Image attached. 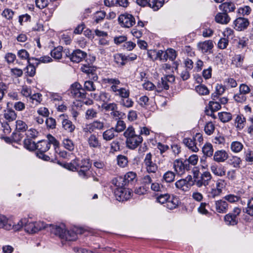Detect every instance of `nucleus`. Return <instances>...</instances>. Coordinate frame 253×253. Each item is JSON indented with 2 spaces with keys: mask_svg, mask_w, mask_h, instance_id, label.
I'll use <instances>...</instances> for the list:
<instances>
[{
  "mask_svg": "<svg viewBox=\"0 0 253 253\" xmlns=\"http://www.w3.org/2000/svg\"><path fill=\"white\" fill-rule=\"evenodd\" d=\"M105 83L110 85V91L114 93L116 96L121 98L129 96V90L125 87H120V81L117 78H106L104 79Z\"/></svg>",
  "mask_w": 253,
  "mask_h": 253,
  "instance_id": "f257e3e1",
  "label": "nucleus"
},
{
  "mask_svg": "<svg viewBox=\"0 0 253 253\" xmlns=\"http://www.w3.org/2000/svg\"><path fill=\"white\" fill-rule=\"evenodd\" d=\"M136 174L133 171L126 173L124 177L119 176L112 179V183L115 186H126L127 184L133 182L136 178Z\"/></svg>",
  "mask_w": 253,
  "mask_h": 253,
  "instance_id": "f03ea898",
  "label": "nucleus"
},
{
  "mask_svg": "<svg viewBox=\"0 0 253 253\" xmlns=\"http://www.w3.org/2000/svg\"><path fill=\"white\" fill-rule=\"evenodd\" d=\"M125 186H115L114 195L119 201H126L131 197V191L128 188H125Z\"/></svg>",
  "mask_w": 253,
  "mask_h": 253,
  "instance_id": "7ed1b4c3",
  "label": "nucleus"
},
{
  "mask_svg": "<svg viewBox=\"0 0 253 253\" xmlns=\"http://www.w3.org/2000/svg\"><path fill=\"white\" fill-rule=\"evenodd\" d=\"M50 148V143L47 140L40 141L36 144V149L38 150L37 156L44 161H49L50 158L48 156L44 154V153L48 151Z\"/></svg>",
  "mask_w": 253,
  "mask_h": 253,
  "instance_id": "20e7f679",
  "label": "nucleus"
},
{
  "mask_svg": "<svg viewBox=\"0 0 253 253\" xmlns=\"http://www.w3.org/2000/svg\"><path fill=\"white\" fill-rule=\"evenodd\" d=\"M175 186L176 188L183 191H188L193 185V178L188 175L185 178H182L175 182Z\"/></svg>",
  "mask_w": 253,
  "mask_h": 253,
  "instance_id": "39448f33",
  "label": "nucleus"
},
{
  "mask_svg": "<svg viewBox=\"0 0 253 253\" xmlns=\"http://www.w3.org/2000/svg\"><path fill=\"white\" fill-rule=\"evenodd\" d=\"M46 227V224L42 221L28 222L27 220L25 226V231L29 234H34Z\"/></svg>",
  "mask_w": 253,
  "mask_h": 253,
  "instance_id": "423d86ee",
  "label": "nucleus"
},
{
  "mask_svg": "<svg viewBox=\"0 0 253 253\" xmlns=\"http://www.w3.org/2000/svg\"><path fill=\"white\" fill-rule=\"evenodd\" d=\"M71 96L75 98L84 99L85 98L86 93L82 87V85L78 83L73 84L70 88Z\"/></svg>",
  "mask_w": 253,
  "mask_h": 253,
  "instance_id": "0eeeda50",
  "label": "nucleus"
},
{
  "mask_svg": "<svg viewBox=\"0 0 253 253\" xmlns=\"http://www.w3.org/2000/svg\"><path fill=\"white\" fill-rule=\"evenodd\" d=\"M136 2L141 6H149L154 10L159 9L164 4L162 0H136Z\"/></svg>",
  "mask_w": 253,
  "mask_h": 253,
  "instance_id": "6e6552de",
  "label": "nucleus"
},
{
  "mask_svg": "<svg viewBox=\"0 0 253 253\" xmlns=\"http://www.w3.org/2000/svg\"><path fill=\"white\" fill-rule=\"evenodd\" d=\"M118 21L122 26L130 28L135 23V19L131 14L125 13L120 15Z\"/></svg>",
  "mask_w": 253,
  "mask_h": 253,
  "instance_id": "1a4fd4ad",
  "label": "nucleus"
},
{
  "mask_svg": "<svg viewBox=\"0 0 253 253\" xmlns=\"http://www.w3.org/2000/svg\"><path fill=\"white\" fill-rule=\"evenodd\" d=\"M143 163L148 173H155L157 170L158 167L156 164L152 161V155L151 153L146 155Z\"/></svg>",
  "mask_w": 253,
  "mask_h": 253,
  "instance_id": "9d476101",
  "label": "nucleus"
},
{
  "mask_svg": "<svg viewBox=\"0 0 253 253\" xmlns=\"http://www.w3.org/2000/svg\"><path fill=\"white\" fill-rule=\"evenodd\" d=\"M66 55L71 61L79 63L86 57V53L80 49H76L72 53H70L69 51H67Z\"/></svg>",
  "mask_w": 253,
  "mask_h": 253,
  "instance_id": "9b49d317",
  "label": "nucleus"
},
{
  "mask_svg": "<svg viewBox=\"0 0 253 253\" xmlns=\"http://www.w3.org/2000/svg\"><path fill=\"white\" fill-rule=\"evenodd\" d=\"M46 228H48L49 231L52 233L59 237L61 239H63L66 232V229L64 225L60 226L53 225L51 224H46Z\"/></svg>",
  "mask_w": 253,
  "mask_h": 253,
  "instance_id": "f8f14e48",
  "label": "nucleus"
},
{
  "mask_svg": "<svg viewBox=\"0 0 253 253\" xmlns=\"http://www.w3.org/2000/svg\"><path fill=\"white\" fill-rule=\"evenodd\" d=\"M173 167L175 171L179 175L183 174L185 171L190 169V166H188V163L180 160H176L174 162Z\"/></svg>",
  "mask_w": 253,
  "mask_h": 253,
  "instance_id": "ddd939ff",
  "label": "nucleus"
},
{
  "mask_svg": "<svg viewBox=\"0 0 253 253\" xmlns=\"http://www.w3.org/2000/svg\"><path fill=\"white\" fill-rule=\"evenodd\" d=\"M174 77L172 75H168L162 78L161 81L158 84L157 91L160 92L163 89H168L169 88V84L168 83H172L174 82Z\"/></svg>",
  "mask_w": 253,
  "mask_h": 253,
  "instance_id": "4468645a",
  "label": "nucleus"
},
{
  "mask_svg": "<svg viewBox=\"0 0 253 253\" xmlns=\"http://www.w3.org/2000/svg\"><path fill=\"white\" fill-rule=\"evenodd\" d=\"M211 178L212 176L210 172L205 171L197 178L196 180V185L198 187H201L203 186H206L209 185Z\"/></svg>",
  "mask_w": 253,
  "mask_h": 253,
  "instance_id": "2eb2a0df",
  "label": "nucleus"
},
{
  "mask_svg": "<svg viewBox=\"0 0 253 253\" xmlns=\"http://www.w3.org/2000/svg\"><path fill=\"white\" fill-rule=\"evenodd\" d=\"M104 122L97 120L94 121L93 122L87 125L86 127L84 129V131L85 132H89V133H92L95 131L96 130H102L104 128Z\"/></svg>",
  "mask_w": 253,
  "mask_h": 253,
  "instance_id": "dca6fc26",
  "label": "nucleus"
},
{
  "mask_svg": "<svg viewBox=\"0 0 253 253\" xmlns=\"http://www.w3.org/2000/svg\"><path fill=\"white\" fill-rule=\"evenodd\" d=\"M61 121L62 128L67 132L72 133L75 129L76 126L73 123L68 119L65 118L64 114H62L59 116Z\"/></svg>",
  "mask_w": 253,
  "mask_h": 253,
  "instance_id": "f3484780",
  "label": "nucleus"
},
{
  "mask_svg": "<svg viewBox=\"0 0 253 253\" xmlns=\"http://www.w3.org/2000/svg\"><path fill=\"white\" fill-rule=\"evenodd\" d=\"M143 138L140 135L134 136V137L130 138V140H126V147L131 150H134L138 147L142 142Z\"/></svg>",
  "mask_w": 253,
  "mask_h": 253,
  "instance_id": "a211bd4d",
  "label": "nucleus"
},
{
  "mask_svg": "<svg viewBox=\"0 0 253 253\" xmlns=\"http://www.w3.org/2000/svg\"><path fill=\"white\" fill-rule=\"evenodd\" d=\"M234 28L238 31H242L247 28L249 25L248 19L243 17H239L234 22Z\"/></svg>",
  "mask_w": 253,
  "mask_h": 253,
  "instance_id": "6ab92c4d",
  "label": "nucleus"
},
{
  "mask_svg": "<svg viewBox=\"0 0 253 253\" xmlns=\"http://www.w3.org/2000/svg\"><path fill=\"white\" fill-rule=\"evenodd\" d=\"M198 47L203 53H211L213 47V43L211 40L200 42L198 44Z\"/></svg>",
  "mask_w": 253,
  "mask_h": 253,
  "instance_id": "aec40b11",
  "label": "nucleus"
},
{
  "mask_svg": "<svg viewBox=\"0 0 253 253\" xmlns=\"http://www.w3.org/2000/svg\"><path fill=\"white\" fill-rule=\"evenodd\" d=\"M85 230L83 228H80L76 230V231L74 230L67 231L66 230L63 239L68 241H74L77 239V234H83Z\"/></svg>",
  "mask_w": 253,
  "mask_h": 253,
  "instance_id": "412c9836",
  "label": "nucleus"
},
{
  "mask_svg": "<svg viewBox=\"0 0 253 253\" xmlns=\"http://www.w3.org/2000/svg\"><path fill=\"white\" fill-rule=\"evenodd\" d=\"M215 211L218 213H226L228 209V204L226 201L222 199L216 201L215 202Z\"/></svg>",
  "mask_w": 253,
  "mask_h": 253,
  "instance_id": "4be33fe9",
  "label": "nucleus"
},
{
  "mask_svg": "<svg viewBox=\"0 0 253 253\" xmlns=\"http://www.w3.org/2000/svg\"><path fill=\"white\" fill-rule=\"evenodd\" d=\"M211 170L214 175L218 176H224L226 173V169L224 167L215 164L211 165Z\"/></svg>",
  "mask_w": 253,
  "mask_h": 253,
  "instance_id": "5701e85b",
  "label": "nucleus"
},
{
  "mask_svg": "<svg viewBox=\"0 0 253 253\" xmlns=\"http://www.w3.org/2000/svg\"><path fill=\"white\" fill-rule=\"evenodd\" d=\"M228 158V154L223 150H218L214 153L213 160L216 162H224Z\"/></svg>",
  "mask_w": 253,
  "mask_h": 253,
  "instance_id": "b1692460",
  "label": "nucleus"
},
{
  "mask_svg": "<svg viewBox=\"0 0 253 253\" xmlns=\"http://www.w3.org/2000/svg\"><path fill=\"white\" fill-rule=\"evenodd\" d=\"M88 144L90 148H100L101 143L98 139V136L95 134H91L87 138Z\"/></svg>",
  "mask_w": 253,
  "mask_h": 253,
  "instance_id": "393cba45",
  "label": "nucleus"
},
{
  "mask_svg": "<svg viewBox=\"0 0 253 253\" xmlns=\"http://www.w3.org/2000/svg\"><path fill=\"white\" fill-rule=\"evenodd\" d=\"M183 142L192 151L197 152L199 151L198 143L196 142L193 138H185L183 140Z\"/></svg>",
  "mask_w": 253,
  "mask_h": 253,
  "instance_id": "a878e982",
  "label": "nucleus"
},
{
  "mask_svg": "<svg viewBox=\"0 0 253 253\" xmlns=\"http://www.w3.org/2000/svg\"><path fill=\"white\" fill-rule=\"evenodd\" d=\"M230 18L228 14L224 12H218L215 16V21L216 22L219 24H226L230 21Z\"/></svg>",
  "mask_w": 253,
  "mask_h": 253,
  "instance_id": "bb28decb",
  "label": "nucleus"
},
{
  "mask_svg": "<svg viewBox=\"0 0 253 253\" xmlns=\"http://www.w3.org/2000/svg\"><path fill=\"white\" fill-rule=\"evenodd\" d=\"M114 127H111L104 131L102 133L103 139L107 141L113 140L116 136H117L115 134Z\"/></svg>",
  "mask_w": 253,
  "mask_h": 253,
  "instance_id": "cd10ccee",
  "label": "nucleus"
},
{
  "mask_svg": "<svg viewBox=\"0 0 253 253\" xmlns=\"http://www.w3.org/2000/svg\"><path fill=\"white\" fill-rule=\"evenodd\" d=\"M219 9L227 14L233 12L236 9L235 5L231 2H225L219 5Z\"/></svg>",
  "mask_w": 253,
  "mask_h": 253,
  "instance_id": "c85d7f7f",
  "label": "nucleus"
},
{
  "mask_svg": "<svg viewBox=\"0 0 253 253\" xmlns=\"http://www.w3.org/2000/svg\"><path fill=\"white\" fill-rule=\"evenodd\" d=\"M0 228L9 230L12 229V221L4 215L0 214Z\"/></svg>",
  "mask_w": 253,
  "mask_h": 253,
  "instance_id": "c756f323",
  "label": "nucleus"
},
{
  "mask_svg": "<svg viewBox=\"0 0 253 253\" xmlns=\"http://www.w3.org/2000/svg\"><path fill=\"white\" fill-rule=\"evenodd\" d=\"M4 118L8 122L15 121L17 118V114L12 109H7L4 111Z\"/></svg>",
  "mask_w": 253,
  "mask_h": 253,
  "instance_id": "7c9ffc66",
  "label": "nucleus"
},
{
  "mask_svg": "<svg viewBox=\"0 0 253 253\" xmlns=\"http://www.w3.org/2000/svg\"><path fill=\"white\" fill-rule=\"evenodd\" d=\"M244 148V145L240 141H234L231 142L230 145V149L234 153H238L242 151Z\"/></svg>",
  "mask_w": 253,
  "mask_h": 253,
  "instance_id": "2f4dec72",
  "label": "nucleus"
},
{
  "mask_svg": "<svg viewBox=\"0 0 253 253\" xmlns=\"http://www.w3.org/2000/svg\"><path fill=\"white\" fill-rule=\"evenodd\" d=\"M123 135L126 140H130V138L134 137V136L138 135L135 133V129L132 126H129L125 130Z\"/></svg>",
  "mask_w": 253,
  "mask_h": 253,
  "instance_id": "473e14b6",
  "label": "nucleus"
},
{
  "mask_svg": "<svg viewBox=\"0 0 253 253\" xmlns=\"http://www.w3.org/2000/svg\"><path fill=\"white\" fill-rule=\"evenodd\" d=\"M224 221L227 225H235L238 222V218L229 213L225 215Z\"/></svg>",
  "mask_w": 253,
  "mask_h": 253,
  "instance_id": "72a5a7b5",
  "label": "nucleus"
},
{
  "mask_svg": "<svg viewBox=\"0 0 253 253\" xmlns=\"http://www.w3.org/2000/svg\"><path fill=\"white\" fill-rule=\"evenodd\" d=\"M179 201L177 198L172 197L169 198L166 203V207L169 210H173L177 207Z\"/></svg>",
  "mask_w": 253,
  "mask_h": 253,
  "instance_id": "f704fd0d",
  "label": "nucleus"
},
{
  "mask_svg": "<svg viewBox=\"0 0 253 253\" xmlns=\"http://www.w3.org/2000/svg\"><path fill=\"white\" fill-rule=\"evenodd\" d=\"M202 151L207 157H211L213 153L212 145L210 143H206L202 148Z\"/></svg>",
  "mask_w": 253,
  "mask_h": 253,
  "instance_id": "c9c22d12",
  "label": "nucleus"
},
{
  "mask_svg": "<svg viewBox=\"0 0 253 253\" xmlns=\"http://www.w3.org/2000/svg\"><path fill=\"white\" fill-rule=\"evenodd\" d=\"M31 59L36 61L34 64H35L36 66H38L41 63H47L52 61L51 58L48 56H43L39 58L32 57Z\"/></svg>",
  "mask_w": 253,
  "mask_h": 253,
  "instance_id": "e433bc0d",
  "label": "nucleus"
},
{
  "mask_svg": "<svg viewBox=\"0 0 253 253\" xmlns=\"http://www.w3.org/2000/svg\"><path fill=\"white\" fill-rule=\"evenodd\" d=\"M242 163L241 158L236 156H232L228 160V163L229 165L232 166L235 168H238L240 167V164Z\"/></svg>",
  "mask_w": 253,
  "mask_h": 253,
  "instance_id": "4c0bfd02",
  "label": "nucleus"
},
{
  "mask_svg": "<svg viewBox=\"0 0 253 253\" xmlns=\"http://www.w3.org/2000/svg\"><path fill=\"white\" fill-rule=\"evenodd\" d=\"M114 60L118 66H124L126 64V55L123 54H117L114 55Z\"/></svg>",
  "mask_w": 253,
  "mask_h": 253,
  "instance_id": "58836bf2",
  "label": "nucleus"
},
{
  "mask_svg": "<svg viewBox=\"0 0 253 253\" xmlns=\"http://www.w3.org/2000/svg\"><path fill=\"white\" fill-rule=\"evenodd\" d=\"M51 56L55 59H60L62 56V47L58 46L50 52Z\"/></svg>",
  "mask_w": 253,
  "mask_h": 253,
  "instance_id": "ea45409f",
  "label": "nucleus"
},
{
  "mask_svg": "<svg viewBox=\"0 0 253 253\" xmlns=\"http://www.w3.org/2000/svg\"><path fill=\"white\" fill-rule=\"evenodd\" d=\"M32 60L31 59H29L28 60V65L26 67L27 69V74L30 77H33L36 73V66L35 64L33 63V64H31L30 60Z\"/></svg>",
  "mask_w": 253,
  "mask_h": 253,
  "instance_id": "a19ab883",
  "label": "nucleus"
},
{
  "mask_svg": "<svg viewBox=\"0 0 253 253\" xmlns=\"http://www.w3.org/2000/svg\"><path fill=\"white\" fill-rule=\"evenodd\" d=\"M218 117L222 122L226 123L232 119V116L230 113L223 112L218 113Z\"/></svg>",
  "mask_w": 253,
  "mask_h": 253,
  "instance_id": "79ce46f5",
  "label": "nucleus"
},
{
  "mask_svg": "<svg viewBox=\"0 0 253 253\" xmlns=\"http://www.w3.org/2000/svg\"><path fill=\"white\" fill-rule=\"evenodd\" d=\"M24 146L26 149L30 151H33L36 148V144L30 138L24 140Z\"/></svg>",
  "mask_w": 253,
  "mask_h": 253,
  "instance_id": "37998d69",
  "label": "nucleus"
},
{
  "mask_svg": "<svg viewBox=\"0 0 253 253\" xmlns=\"http://www.w3.org/2000/svg\"><path fill=\"white\" fill-rule=\"evenodd\" d=\"M117 164L122 168L126 167L128 164L127 158L122 155H119L117 157Z\"/></svg>",
  "mask_w": 253,
  "mask_h": 253,
  "instance_id": "c03bdc74",
  "label": "nucleus"
},
{
  "mask_svg": "<svg viewBox=\"0 0 253 253\" xmlns=\"http://www.w3.org/2000/svg\"><path fill=\"white\" fill-rule=\"evenodd\" d=\"M133 103V101L129 97L122 98L120 101L121 105L127 108L132 107Z\"/></svg>",
  "mask_w": 253,
  "mask_h": 253,
  "instance_id": "a18cd8bd",
  "label": "nucleus"
},
{
  "mask_svg": "<svg viewBox=\"0 0 253 253\" xmlns=\"http://www.w3.org/2000/svg\"><path fill=\"white\" fill-rule=\"evenodd\" d=\"M246 122L245 118L241 115H238L235 119L236 127L240 130L243 128Z\"/></svg>",
  "mask_w": 253,
  "mask_h": 253,
  "instance_id": "49530a36",
  "label": "nucleus"
},
{
  "mask_svg": "<svg viewBox=\"0 0 253 253\" xmlns=\"http://www.w3.org/2000/svg\"><path fill=\"white\" fill-rule=\"evenodd\" d=\"M222 193L216 189L214 185L207 192L208 197L209 198H215V197L219 196Z\"/></svg>",
  "mask_w": 253,
  "mask_h": 253,
  "instance_id": "de8ad7c7",
  "label": "nucleus"
},
{
  "mask_svg": "<svg viewBox=\"0 0 253 253\" xmlns=\"http://www.w3.org/2000/svg\"><path fill=\"white\" fill-rule=\"evenodd\" d=\"M28 128L27 124L22 120H17L16 122V129L18 131L24 132Z\"/></svg>",
  "mask_w": 253,
  "mask_h": 253,
  "instance_id": "09e8293b",
  "label": "nucleus"
},
{
  "mask_svg": "<svg viewBox=\"0 0 253 253\" xmlns=\"http://www.w3.org/2000/svg\"><path fill=\"white\" fill-rule=\"evenodd\" d=\"M209 107L211 109V114L207 113V114L211 116L213 112L217 111L221 108L220 104L218 101H210L209 102Z\"/></svg>",
  "mask_w": 253,
  "mask_h": 253,
  "instance_id": "8fccbe9b",
  "label": "nucleus"
},
{
  "mask_svg": "<svg viewBox=\"0 0 253 253\" xmlns=\"http://www.w3.org/2000/svg\"><path fill=\"white\" fill-rule=\"evenodd\" d=\"M30 100L35 105H38L42 100V95L39 93H35L31 95Z\"/></svg>",
  "mask_w": 253,
  "mask_h": 253,
  "instance_id": "3c124183",
  "label": "nucleus"
},
{
  "mask_svg": "<svg viewBox=\"0 0 253 253\" xmlns=\"http://www.w3.org/2000/svg\"><path fill=\"white\" fill-rule=\"evenodd\" d=\"M98 112L97 110L93 108L88 109L85 112V118L87 120L96 118Z\"/></svg>",
  "mask_w": 253,
  "mask_h": 253,
  "instance_id": "603ef678",
  "label": "nucleus"
},
{
  "mask_svg": "<svg viewBox=\"0 0 253 253\" xmlns=\"http://www.w3.org/2000/svg\"><path fill=\"white\" fill-rule=\"evenodd\" d=\"M63 145L65 149L70 151H72L74 150V144L71 139L68 138L64 139L63 140Z\"/></svg>",
  "mask_w": 253,
  "mask_h": 253,
  "instance_id": "864d4df0",
  "label": "nucleus"
},
{
  "mask_svg": "<svg viewBox=\"0 0 253 253\" xmlns=\"http://www.w3.org/2000/svg\"><path fill=\"white\" fill-rule=\"evenodd\" d=\"M197 92L202 95H207L209 93V90L207 86L204 84H200L197 86L195 88Z\"/></svg>",
  "mask_w": 253,
  "mask_h": 253,
  "instance_id": "5fc2aeb1",
  "label": "nucleus"
},
{
  "mask_svg": "<svg viewBox=\"0 0 253 253\" xmlns=\"http://www.w3.org/2000/svg\"><path fill=\"white\" fill-rule=\"evenodd\" d=\"M27 222V218H22L19 220L17 224L13 225L12 224V228L14 229L15 231L20 230L23 227L25 226L26 223Z\"/></svg>",
  "mask_w": 253,
  "mask_h": 253,
  "instance_id": "6e6d98bb",
  "label": "nucleus"
},
{
  "mask_svg": "<svg viewBox=\"0 0 253 253\" xmlns=\"http://www.w3.org/2000/svg\"><path fill=\"white\" fill-rule=\"evenodd\" d=\"M126 127L125 123L122 120H118L114 127L116 132H121L125 130Z\"/></svg>",
  "mask_w": 253,
  "mask_h": 253,
  "instance_id": "4d7b16f0",
  "label": "nucleus"
},
{
  "mask_svg": "<svg viewBox=\"0 0 253 253\" xmlns=\"http://www.w3.org/2000/svg\"><path fill=\"white\" fill-rule=\"evenodd\" d=\"M175 173L171 171L166 172L163 175V179L167 182H171L175 178Z\"/></svg>",
  "mask_w": 253,
  "mask_h": 253,
  "instance_id": "13d9d810",
  "label": "nucleus"
},
{
  "mask_svg": "<svg viewBox=\"0 0 253 253\" xmlns=\"http://www.w3.org/2000/svg\"><path fill=\"white\" fill-rule=\"evenodd\" d=\"M226 182L225 180L218 179L215 182L214 187L222 193L223 189L226 187Z\"/></svg>",
  "mask_w": 253,
  "mask_h": 253,
  "instance_id": "bf43d9fd",
  "label": "nucleus"
},
{
  "mask_svg": "<svg viewBox=\"0 0 253 253\" xmlns=\"http://www.w3.org/2000/svg\"><path fill=\"white\" fill-rule=\"evenodd\" d=\"M45 124L47 128L49 129H54L56 128V120L53 118L49 117L46 119Z\"/></svg>",
  "mask_w": 253,
  "mask_h": 253,
  "instance_id": "052dcab7",
  "label": "nucleus"
},
{
  "mask_svg": "<svg viewBox=\"0 0 253 253\" xmlns=\"http://www.w3.org/2000/svg\"><path fill=\"white\" fill-rule=\"evenodd\" d=\"M106 16V13L103 11L96 12L94 16V21L97 23H99L102 21Z\"/></svg>",
  "mask_w": 253,
  "mask_h": 253,
  "instance_id": "680f3d73",
  "label": "nucleus"
},
{
  "mask_svg": "<svg viewBox=\"0 0 253 253\" xmlns=\"http://www.w3.org/2000/svg\"><path fill=\"white\" fill-rule=\"evenodd\" d=\"M246 212L249 215L253 216V198L248 200Z\"/></svg>",
  "mask_w": 253,
  "mask_h": 253,
  "instance_id": "e2e57ef3",
  "label": "nucleus"
},
{
  "mask_svg": "<svg viewBox=\"0 0 253 253\" xmlns=\"http://www.w3.org/2000/svg\"><path fill=\"white\" fill-rule=\"evenodd\" d=\"M185 161L188 163V166H190V165L195 166L198 161V156L197 155H192L188 159L185 160Z\"/></svg>",
  "mask_w": 253,
  "mask_h": 253,
  "instance_id": "0e129e2a",
  "label": "nucleus"
},
{
  "mask_svg": "<svg viewBox=\"0 0 253 253\" xmlns=\"http://www.w3.org/2000/svg\"><path fill=\"white\" fill-rule=\"evenodd\" d=\"M214 125L211 122L208 123L205 126V131L208 135L211 134L214 130Z\"/></svg>",
  "mask_w": 253,
  "mask_h": 253,
  "instance_id": "69168bd1",
  "label": "nucleus"
},
{
  "mask_svg": "<svg viewBox=\"0 0 253 253\" xmlns=\"http://www.w3.org/2000/svg\"><path fill=\"white\" fill-rule=\"evenodd\" d=\"M170 197L168 194H161L157 198V201L161 204H166Z\"/></svg>",
  "mask_w": 253,
  "mask_h": 253,
  "instance_id": "338daca9",
  "label": "nucleus"
},
{
  "mask_svg": "<svg viewBox=\"0 0 253 253\" xmlns=\"http://www.w3.org/2000/svg\"><path fill=\"white\" fill-rule=\"evenodd\" d=\"M166 55H167L169 60L173 61L176 57V53L175 50L172 48L168 49L166 51Z\"/></svg>",
  "mask_w": 253,
  "mask_h": 253,
  "instance_id": "774afa93",
  "label": "nucleus"
}]
</instances>
